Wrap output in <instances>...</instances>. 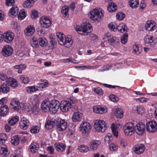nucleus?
Here are the masks:
<instances>
[{"mask_svg":"<svg viewBox=\"0 0 157 157\" xmlns=\"http://www.w3.org/2000/svg\"><path fill=\"white\" fill-rule=\"evenodd\" d=\"M57 40L59 44L64 45L67 48L70 47L72 45L73 41L71 38L66 37L65 35L61 33H56Z\"/></svg>","mask_w":157,"mask_h":157,"instance_id":"1","label":"nucleus"},{"mask_svg":"<svg viewBox=\"0 0 157 157\" xmlns=\"http://www.w3.org/2000/svg\"><path fill=\"white\" fill-rule=\"evenodd\" d=\"M89 13L90 18L95 22H99L103 16V14L100 9H94L91 10Z\"/></svg>","mask_w":157,"mask_h":157,"instance_id":"2","label":"nucleus"},{"mask_svg":"<svg viewBox=\"0 0 157 157\" xmlns=\"http://www.w3.org/2000/svg\"><path fill=\"white\" fill-rule=\"evenodd\" d=\"M103 39L104 41L109 43L110 44L114 47L119 45L120 41L118 38L111 35L110 33H107L104 36Z\"/></svg>","mask_w":157,"mask_h":157,"instance_id":"3","label":"nucleus"},{"mask_svg":"<svg viewBox=\"0 0 157 157\" xmlns=\"http://www.w3.org/2000/svg\"><path fill=\"white\" fill-rule=\"evenodd\" d=\"M92 28V26L90 23H86L83 27L77 25L75 29L79 34L86 35L87 33L90 32Z\"/></svg>","mask_w":157,"mask_h":157,"instance_id":"4","label":"nucleus"},{"mask_svg":"<svg viewBox=\"0 0 157 157\" xmlns=\"http://www.w3.org/2000/svg\"><path fill=\"white\" fill-rule=\"evenodd\" d=\"M134 124L132 122H129L126 124L124 126V132L126 136H130L135 132Z\"/></svg>","mask_w":157,"mask_h":157,"instance_id":"5","label":"nucleus"},{"mask_svg":"<svg viewBox=\"0 0 157 157\" xmlns=\"http://www.w3.org/2000/svg\"><path fill=\"white\" fill-rule=\"evenodd\" d=\"M94 126L97 131L101 132H104L107 128L105 121L102 120H96L94 123Z\"/></svg>","mask_w":157,"mask_h":157,"instance_id":"6","label":"nucleus"},{"mask_svg":"<svg viewBox=\"0 0 157 157\" xmlns=\"http://www.w3.org/2000/svg\"><path fill=\"white\" fill-rule=\"evenodd\" d=\"M39 21L41 26L45 28H48L52 24V21L49 17L42 16L40 18Z\"/></svg>","mask_w":157,"mask_h":157,"instance_id":"7","label":"nucleus"},{"mask_svg":"<svg viewBox=\"0 0 157 157\" xmlns=\"http://www.w3.org/2000/svg\"><path fill=\"white\" fill-rule=\"evenodd\" d=\"M146 126L147 131L149 132L154 133L157 131V123L155 121L147 122Z\"/></svg>","mask_w":157,"mask_h":157,"instance_id":"8","label":"nucleus"},{"mask_svg":"<svg viewBox=\"0 0 157 157\" xmlns=\"http://www.w3.org/2000/svg\"><path fill=\"white\" fill-rule=\"evenodd\" d=\"M60 107L61 111L63 112H67L71 108L72 111L74 112L73 109L75 108V107L74 108V106L71 107V104L69 101H63L61 102Z\"/></svg>","mask_w":157,"mask_h":157,"instance_id":"9","label":"nucleus"},{"mask_svg":"<svg viewBox=\"0 0 157 157\" xmlns=\"http://www.w3.org/2000/svg\"><path fill=\"white\" fill-rule=\"evenodd\" d=\"M4 40L7 43H10L13 40L14 35L10 31H7L3 34Z\"/></svg>","mask_w":157,"mask_h":157,"instance_id":"10","label":"nucleus"},{"mask_svg":"<svg viewBox=\"0 0 157 157\" xmlns=\"http://www.w3.org/2000/svg\"><path fill=\"white\" fill-rule=\"evenodd\" d=\"M67 123L63 120L56 121V128L60 131H64L66 129L67 127Z\"/></svg>","mask_w":157,"mask_h":157,"instance_id":"11","label":"nucleus"},{"mask_svg":"<svg viewBox=\"0 0 157 157\" xmlns=\"http://www.w3.org/2000/svg\"><path fill=\"white\" fill-rule=\"evenodd\" d=\"M13 52L12 48L9 45H6L3 48L2 53L4 56L6 57L11 55Z\"/></svg>","mask_w":157,"mask_h":157,"instance_id":"12","label":"nucleus"},{"mask_svg":"<svg viewBox=\"0 0 157 157\" xmlns=\"http://www.w3.org/2000/svg\"><path fill=\"white\" fill-rule=\"evenodd\" d=\"M59 103L57 100L52 101L50 102V111L53 113H56L59 107Z\"/></svg>","mask_w":157,"mask_h":157,"instance_id":"13","label":"nucleus"},{"mask_svg":"<svg viewBox=\"0 0 157 157\" xmlns=\"http://www.w3.org/2000/svg\"><path fill=\"white\" fill-rule=\"evenodd\" d=\"M145 125L142 122L137 124L135 126V131L139 135L142 134L145 131Z\"/></svg>","mask_w":157,"mask_h":157,"instance_id":"14","label":"nucleus"},{"mask_svg":"<svg viewBox=\"0 0 157 157\" xmlns=\"http://www.w3.org/2000/svg\"><path fill=\"white\" fill-rule=\"evenodd\" d=\"M145 43L149 46L154 45L156 42V38L151 35H147L144 38Z\"/></svg>","mask_w":157,"mask_h":157,"instance_id":"15","label":"nucleus"},{"mask_svg":"<svg viewBox=\"0 0 157 157\" xmlns=\"http://www.w3.org/2000/svg\"><path fill=\"white\" fill-rule=\"evenodd\" d=\"M80 128L81 131L83 134L88 133L91 128V126L89 123L87 122H83L80 125Z\"/></svg>","mask_w":157,"mask_h":157,"instance_id":"16","label":"nucleus"},{"mask_svg":"<svg viewBox=\"0 0 157 157\" xmlns=\"http://www.w3.org/2000/svg\"><path fill=\"white\" fill-rule=\"evenodd\" d=\"M155 24V22L153 21H148L145 25L146 29L149 31H153L156 28Z\"/></svg>","mask_w":157,"mask_h":157,"instance_id":"17","label":"nucleus"},{"mask_svg":"<svg viewBox=\"0 0 157 157\" xmlns=\"http://www.w3.org/2000/svg\"><path fill=\"white\" fill-rule=\"evenodd\" d=\"M93 110L96 113L102 114L106 112V109L105 107H102L100 105L95 106L93 107Z\"/></svg>","mask_w":157,"mask_h":157,"instance_id":"18","label":"nucleus"},{"mask_svg":"<svg viewBox=\"0 0 157 157\" xmlns=\"http://www.w3.org/2000/svg\"><path fill=\"white\" fill-rule=\"evenodd\" d=\"M35 32V28L32 25H29L24 30V32L25 35L27 36H32Z\"/></svg>","mask_w":157,"mask_h":157,"instance_id":"19","label":"nucleus"},{"mask_svg":"<svg viewBox=\"0 0 157 157\" xmlns=\"http://www.w3.org/2000/svg\"><path fill=\"white\" fill-rule=\"evenodd\" d=\"M50 102L47 100L43 101L41 104V108L43 111L47 112L50 111Z\"/></svg>","mask_w":157,"mask_h":157,"instance_id":"20","label":"nucleus"},{"mask_svg":"<svg viewBox=\"0 0 157 157\" xmlns=\"http://www.w3.org/2000/svg\"><path fill=\"white\" fill-rule=\"evenodd\" d=\"M29 124V121L26 118H23L19 122L20 128L24 130L26 129Z\"/></svg>","mask_w":157,"mask_h":157,"instance_id":"21","label":"nucleus"},{"mask_svg":"<svg viewBox=\"0 0 157 157\" xmlns=\"http://www.w3.org/2000/svg\"><path fill=\"white\" fill-rule=\"evenodd\" d=\"M145 149V147L142 144L136 145L134 147V151L136 154L142 153Z\"/></svg>","mask_w":157,"mask_h":157,"instance_id":"22","label":"nucleus"},{"mask_svg":"<svg viewBox=\"0 0 157 157\" xmlns=\"http://www.w3.org/2000/svg\"><path fill=\"white\" fill-rule=\"evenodd\" d=\"M10 105L13 106L14 110H17L21 108L19 101L16 98L13 99L10 102Z\"/></svg>","mask_w":157,"mask_h":157,"instance_id":"23","label":"nucleus"},{"mask_svg":"<svg viewBox=\"0 0 157 157\" xmlns=\"http://www.w3.org/2000/svg\"><path fill=\"white\" fill-rule=\"evenodd\" d=\"M82 117V114L79 112H75L72 117V120L74 122L80 121Z\"/></svg>","mask_w":157,"mask_h":157,"instance_id":"24","label":"nucleus"},{"mask_svg":"<svg viewBox=\"0 0 157 157\" xmlns=\"http://www.w3.org/2000/svg\"><path fill=\"white\" fill-rule=\"evenodd\" d=\"M101 142L99 140H94L91 141L89 144L90 148L91 149L95 150L99 145L101 144Z\"/></svg>","mask_w":157,"mask_h":157,"instance_id":"25","label":"nucleus"},{"mask_svg":"<svg viewBox=\"0 0 157 157\" xmlns=\"http://www.w3.org/2000/svg\"><path fill=\"white\" fill-rule=\"evenodd\" d=\"M7 148L5 144H0V154L3 156L9 154Z\"/></svg>","mask_w":157,"mask_h":157,"instance_id":"26","label":"nucleus"},{"mask_svg":"<svg viewBox=\"0 0 157 157\" xmlns=\"http://www.w3.org/2000/svg\"><path fill=\"white\" fill-rule=\"evenodd\" d=\"M30 102L33 106H38L40 103L39 97L37 95H34L30 99Z\"/></svg>","mask_w":157,"mask_h":157,"instance_id":"27","label":"nucleus"},{"mask_svg":"<svg viewBox=\"0 0 157 157\" xmlns=\"http://www.w3.org/2000/svg\"><path fill=\"white\" fill-rule=\"evenodd\" d=\"M8 85L12 86V87H16L17 86V82L16 80L12 78H9L6 81Z\"/></svg>","mask_w":157,"mask_h":157,"instance_id":"28","label":"nucleus"},{"mask_svg":"<svg viewBox=\"0 0 157 157\" xmlns=\"http://www.w3.org/2000/svg\"><path fill=\"white\" fill-rule=\"evenodd\" d=\"M18 12V9L17 7L13 6L10 10L9 13L10 16L13 17L17 15Z\"/></svg>","mask_w":157,"mask_h":157,"instance_id":"29","label":"nucleus"},{"mask_svg":"<svg viewBox=\"0 0 157 157\" xmlns=\"http://www.w3.org/2000/svg\"><path fill=\"white\" fill-rule=\"evenodd\" d=\"M56 124V121H52L48 120H47L45 124V127L48 129H50L52 128L54 125Z\"/></svg>","mask_w":157,"mask_h":157,"instance_id":"30","label":"nucleus"},{"mask_svg":"<svg viewBox=\"0 0 157 157\" xmlns=\"http://www.w3.org/2000/svg\"><path fill=\"white\" fill-rule=\"evenodd\" d=\"M30 43L31 46L34 48L39 47L38 39L36 37H33L30 40Z\"/></svg>","mask_w":157,"mask_h":157,"instance_id":"31","label":"nucleus"},{"mask_svg":"<svg viewBox=\"0 0 157 157\" xmlns=\"http://www.w3.org/2000/svg\"><path fill=\"white\" fill-rule=\"evenodd\" d=\"M117 5L114 2L110 3L107 7L108 10L110 12H113L116 11L117 9Z\"/></svg>","mask_w":157,"mask_h":157,"instance_id":"32","label":"nucleus"},{"mask_svg":"<svg viewBox=\"0 0 157 157\" xmlns=\"http://www.w3.org/2000/svg\"><path fill=\"white\" fill-rule=\"evenodd\" d=\"M39 148V145L36 143H33L30 146V149L31 151L33 153L37 152Z\"/></svg>","mask_w":157,"mask_h":157,"instance_id":"33","label":"nucleus"},{"mask_svg":"<svg viewBox=\"0 0 157 157\" xmlns=\"http://www.w3.org/2000/svg\"><path fill=\"white\" fill-rule=\"evenodd\" d=\"M117 29L120 33H123L125 31H127L128 29L125 24L123 23H121L118 26Z\"/></svg>","mask_w":157,"mask_h":157,"instance_id":"34","label":"nucleus"},{"mask_svg":"<svg viewBox=\"0 0 157 157\" xmlns=\"http://www.w3.org/2000/svg\"><path fill=\"white\" fill-rule=\"evenodd\" d=\"M54 146L56 150L58 151H63L66 147V145L59 143H56L54 144Z\"/></svg>","mask_w":157,"mask_h":157,"instance_id":"35","label":"nucleus"},{"mask_svg":"<svg viewBox=\"0 0 157 157\" xmlns=\"http://www.w3.org/2000/svg\"><path fill=\"white\" fill-rule=\"evenodd\" d=\"M115 115L117 118H121L123 116V112L122 109L117 108L115 110Z\"/></svg>","mask_w":157,"mask_h":157,"instance_id":"36","label":"nucleus"},{"mask_svg":"<svg viewBox=\"0 0 157 157\" xmlns=\"http://www.w3.org/2000/svg\"><path fill=\"white\" fill-rule=\"evenodd\" d=\"M69 7L67 6H63L61 9V12L64 17H68L69 16L68 13Z\"/></svg>","mask_w":157,"mask_h":157,"instance_id":"37","label":"nucleus"},{"mask_svg":"<svg viewBox=\"0 0 157 157\" xmlns=\"http://www.w3.org/2000/svg\"><path fill=\"white\" fill-rule=\"evenodd\" d=\"M18 135H15L13 137L11 140V142L14 145H17L20 142L19 137Z\"/></svg>","mask_w":157,"mask_h":157,"instance_id":"38","label":"nucleus"},{"mask_svg":"<svg viewBox=\"0 0 157 157\" xmlns=\"http://www.w3.org/2000/svg\"><path fill=\"white\" fill-rule=\"evenodd\" d=\"M0 89L1 91L4 94L7 93L10 90L9 86L5 84H2L1 85Z\"/></svg>","mask_w":157,"mask_h":157,"instance_id":"39","label":"nucleus"},{"mask_svg":"<svg viewBox=\"0 0 157 157\" xmlns=\"http://www.w3.org/2000/svg\"><path fill=\"white\" fill-rule=\"evenodd\" d=\"M26 67V65L24 64H21L19 65H16L13 67L14 68L18 69V73H21L22 71L25 69Z\"/></svg>","mask_w":157,"mask_h":157,"instance_id":"40","label":"nucleus"},{"mask_svg":"<svg viewBox=\"0 0 157 157\" xmlns=\"http://www.w3.org/2000/svg\"><path fill=\"white\" fill-rule=\"evenodd\" d=\"M1 113L2 116H4L9 112V109L8 106L6 105L1 107Z\"/></svg>","mask_w":157,"mask_h":157,"instance_id":"41","label":"nucleus"},{"mask_svg":"<svg viewBox=\"0 0 157 157\" xmlns=\"http://www.w3.org/2000/svg\"><path fill=\"white\" fill-rule=\"evenodd\" d=\"M19 120V117L17 116H14L11 118L8 121V124L11 125H15Z\"/></svg>","mask_w":157,"mask_h":157,"instance_id":"42","label":"nucleus"},{"mask_svg":"<svg viewBox=\"0 0 157 157\" xmlns=\"http://www.w3.org/2000/svg\"><path fill=\"white\" fill-rule=\"evenodd\" d=\"M129 5L132 8H136L138 6V1L137 0H130Z\"/></svg>","mask_w":157,"mask_h":157,"instance_id":"43","label":"nucleus"},{"mask_svg":"<svg viewBox=\"0 0 157 157\" xmlns=\"http://www.w3.org/2000/svg\"><path fill=\"white\" fill-rule=\"evenodd\" d=\"M39 44L41 47H44L47 44V40L44 37L38 38Z\"/></svg>","mask_w":157,"mask_h":157,"instance_id":"44","label":"nucleus"},{"mask_svg":"<svg viewBox=\"0 0 157 157\" xmlns=\"http://www.w3.org/2000/svg\"><path fill=\"white\" fill-rule=\"evenodd\" d=\"M111 128L114 136L117 138L118 136V132L115 124L114 123L112 124L111 125Z\"/></svg>","mask_w":157,"mask_h":157,"instance_id":"45","label":"nucleus"},{"mask_svg":"<svg viewBox=\"0 0 157 157\" xmlns=\"http://www.w3.org/2000/svg\"><path fill=\"white\" fill-rule=\"evenodd\" d=\"M7 137L5 133H0V144H5Z\"/></svg>","mask_w":157,"mask_h":157,"instance_id":"46","label":"nucleus"},{"mask_svg":"<svg viewBox=\"0 0 157 157\" xmlns=\"http://www.w3.org/2000/svg\"><path fill=\"white\" fill-rule=\"evenodd\" d=\"M20 79L21 82L25 84L28 83L29 81V78L25 75H22L20 76Z\"/></svg>","mask_w":157,"mask_h":157,"instance_id":"47","label":"nucleus"},{"mask_svg":"<svg viewBox=\"0 0 157 157\" xmlns=\"http://www.w3.org/2000/svg\"><path fill=\"white\" fill-rule=\"evenodd\" d=\"M108 27L111 31L115 32L117 29V26L115 23L111 22L108 25Z\"/></svg>","mask_w":157,"mask_h":157,"instance_id":"48","label":"nucleus"},{"mask_svg":"<svg viewBox=\"0 0 157 157\" xmlns=\"http://www.w3.org/2000/svg\"><path fill=\"white\" fill-rule=\"evenodd\" d=\"M33 0H27L23 4V6L25 8H30L33 5L32 2Z\"/></svg>","mask_w":157,"mask_h":157,"instance_id":"49","label":"nucleus"},{"mask_svg":"<svg viewBox=\"0 0 157 157\" xmlns=\"http://www.w3.org/2000/svg\"><path fill=\"white\" fill-rule=\"evenodd\" d=\"M25 14L26 13L24 10H21L18 16V19L21 20L23 19L25 17Z\"/></svg>","mask_w":157,"mask_h":157,"instance_id":"50","label":"nucleus"},{"mask_svg":"<svg viewBox=\"0 0 157 157\" xmlns=\"http://www.w3.org/2000/svg\"><path fill=\"white\" fill-rule=\"evenodd\" d=\"M37 90V87L35 86H28L26 88V91L29 93L35 92Z\"/></svg>","mask_w":157,"mask_h":157,"instance_id":"51","label":"nucleus"},{"mask_svg":"<svg viewBox=\"0 0 157 157\" xmlns=\"http://www.w3.org/2000/svg\"><path fill=\"white\" fill-rule=\"evenodd\" d=\"M139 47L138 45L136 44H134L133 47V53L135 54H139L141 52V51L139 49Z\"/></svg>","mask_w":157,"mask_h":157,"instance_id":"52","label":"nucleus"},{"mask_svg":"<svg viewBox=\"0 0 157 157\" xmlns=\"http://www.w3.org/2000/svg\"><path fill=\"white\" fill-rule=\"evenodd\" d=\"M128 34L125 33H124L121 37V42L124 44H125L128 40Z\"/></svg>","mask_w":157,"mask_h":157,"instance_id":"53","label":"nucleus"},{"mask_svg":"<svg viewBox=\"0 0 157 157\" xmlns=\"http://www.w3.org/2000/svg\"><path fill=\"white\" fill-rule=\"evenodd\" d=\"M79 150L81 152H86L89 151V148L87 146L82 145L79 148Z\"/></svg>","mask_w":157,"mask_h":157,"instance_id":"54","label":"nucleus"},{"mask_svg":"<svg viewBox=\"0 0 157 157\" xmlns=\"http://www.w3.org/2000/svg\"><path fill=\"white\" fill-rule=\"evenodd\" d=\"M136 110L139 114L142 115L145 111V109L144 107L139 105L137 106Z\"/></svg>","mask_w":157,"mask_h":157,"instance_id":"55","label":"nucleus"},{"mask_svg":"<svg viewBox=\"0 0 157 157\" xmlns=\"http://www.w3.org/2000/svg\"><path fill=\"white\" fill-rule=\"evenodd\" d=\"M33 106L31 109L32 113L35 115L38 114L40 110L38 106Z\"/></svg>","mask_w":157,"mask_h":157,"instance_id":"56","label":"nucleus"},{"mask_svg":"<svg viewBox=\"0 0 157 157\" xmlns=\"http://www.w3.org/2000/svg\"><path fill=\"white\" fill-rule=\"evenodd\" d=\"M113 136L110 133H108L105 137V141L106 143L109 144L110 141L113 140Z\"/></svg>","mask_w":157,"mask_h":157,"instance_id":"57","label":"nucleus"},{"mask_svg":"<svg viewBox=\"0 0 157 157\" xmlns=\"http://www.w3.org/2000/svg\"><path fill=\"white\" fill-rule=\"evenodd\" d=\"M48 81L44 80L43 83H38L37 87L40 88H43L48 86Z\"/></svg>","mask_w":157,"mask_h":157,"instance_id":"58","label":"nucleus"},{"mask_svg":"<svg viewBox=\"0 0 157 157\" xmlns=\"http://www.w3.org/2000/svg\"><path fill=\"white\" fill-rule=\"evenodd\" d=\"M39 128L37 126H34L32 127L30 129V132L32 133H37L39 131Z\"/></svg>","mask_w":157,"mask_h":157,"instance_id":"59","label":"nucleus"},{"mask_svg":"<svg viewBox=\"0 0 157 157\" xmlns=\"http://www.w3.org/2000/svg\"><path fill=\"white\" fill-rule=\"evenodd\" d=\"M94 91L98 95H101L103 94V92L102 89L99 87H97L94 89Z\"/></svg>","mask_w":157,"mask_h":157,"instance_id":"60","label":"nucleus"},{"mask_svg":"<svg viewBox=\"0 0 157 157\" xmlns=\"http://www.w3.org/2000/svg\"><path fill=\"white\" fill-rule=\"evenodd\" d=\"M109 147L110 150L113 151H116L117 150L118 147L116 144L113 143H112L109 145Z\"/></svg>","mask_w":157,"mask_h":157,"instance_id":"61","label":"nucleus"},{"mask_svg":"<svg viewBox=\"0 0 157 157\" xmlns=\"http://www.w3.org/2000/svg\"><path fill=\"white\" fill-rule=\"evenodd\" d=\"M125 17V14L122 12L118 13L116 15L117 18L119 20H122Z\"/></svg>","mask_w":157,"mask_h":157,"instance_id":"62","label":"nucleus"},{"mask_svg":"<svg viewBox=\"0 0 157 157\" xmlns=\"http://www.w3.org/2000/svg\"><path fill=\"white\" fill-rule=\"evenodd\" d=\"M109 98L110 100L113 102H117L118 101V98L116 96L111 95L109 96Z\"/></svg>","mask_w":157,"mask_h":157,"instance_id":"63","label":"nucleus"},{"mask_svg":"<svg viewBox=\"0 0 157 157\" xmlns=\"http://www.w3.org/2000/svg\"><path fill=\"white\" fill-rule=\"evenodd\" d=\"M120 143L121 147L124 148L125 147L127 144L126 140L123 139H121Z\"/></svg>","mask_w":157,"mask_h":157,"instance_id":"64","label":"nucleus"}]
</instances>
